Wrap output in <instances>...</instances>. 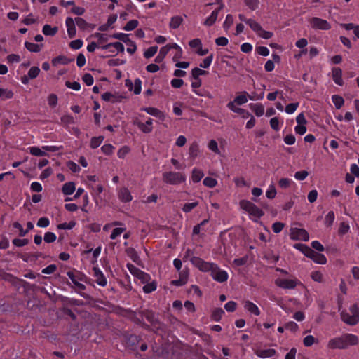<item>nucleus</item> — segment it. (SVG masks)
Instances as JSON below:
<instances>
[{
    "label": "nucleus",
    "instance_id": "nucleus-1",
    "mask_svg": "<svg viewBox=\"0 0 359 359\" xmlns=\"http://www.w3.org/2000/svg\"><path fill=\"white\" fill-rule=\"evenodd\" d=\"M358 344L359 338L357 335L345 333L330 339L327 348L330 349H346L349 346H357Z\"/></svg>",
    "mask_w": 359,
    "mask_h": 359
},
{
    "label": "nucleus",
    "instance_id": "nucleus-2",
    "mask_svg": "<svg viewBox=\"0 0 359 359\" xmlns=\"http://www.w3.org/2000/svg\"><path fill=\"white\" fill-rule=\"evenodd\" d=\"M349 312L344 310L341 312V320L347 325H355L359 322V306L355 304L349 308Z\"/></svg>",
    "mask_w": 359,
    "mask_h": 359
},
{
    "label": "nucleus",
    "instance_id": "nucleus-3",
    "mask_svg": "<svg viewBox=\"0 0 359 359\" xmlns=\"http://www.w3.org/2000/svg\"><path fill=\"white\" fill-rule=\"evenodd\" d=\"M239 205L241 208L247 212L250 217L259 219L264 214L262 209L250 201L241 200Z\"/></svg>",
    "mask_w": 359,
    "mask_h": 359
},
{
    "label": "nucleus",
    "instance_id": "nucleus-4",
    "mask_svg": "<svg viewBox=\"0 0 359 359\" xmlns=\"http://www.w3.org/2000/svg\"><path fill=\"white\" fill-rule=\"evenodd\" d=\"M163 180L166 184L177 185L185 182L186 176L182 172H165L163 173Z\"/></svg>",
    "mask_w": 359,
    "mask_h": 359
},
{
    "label": "nucleus",
    "instance_id": "nucleus-5",
    "mask_svg": "<svg viewBox=\"0 0 359 359\" xmlns=\"http://www.w3.org/2000/svg\"><path fill=\"white\" fill-rule=\"evenodd\" d=\"M191 264L203 272H210L216 268V264L208 262L198 257H192L190 259Z\"/></svg>",
    "mask_w": 359,
    "mask_h": 359
},
{
    "label": "nucleus",
    "instance_id": "nucleus-6",
    "mask_svg": "<svg viewBox=\"0 0 359 359\" xmlns=\"http://www.w3.org/2000/svg\"><path fill=\"white\" fill-rule=\"evenodd\" d=\"M299 283V280L296 278H294L293 279L278 278L275 280V285L277 287L285 290L294 289Z\"/></svg>",
    "mask_w": 359,
    "mask_h": 359
},
{
    "label": "nucleus",
    "instance_id": "nucleus-7",
    "mask_svg": "<svg viewBox=\"0 0 359 359\" xmlns=\"http://www.w3.org/2000/svg\"><path fill=\"white\" fill-rule=\"evenodd\" d=\"M290 238L293 241H308L309 235L304 229L291 228Z\"/></svg>",
    "mask_w": 359,
    "mask_h": 359
},
{
    "label": "nucleus",
    "instance_id": "nucleus-8",
    "mask_svg": "<svg viewBox=\"0 0 359 359\" xmlns=\"http://www.w3.org/2000/svg\"><path fill=\"white\" fill-rule=\"evenodd\" d=\"M309 23L311 27L315 29L328 30L331 28L330 24L326 20L318 17L311 18Z\"/></svg>",
    "mask_w": 359,
    "mask_h": 359
},
{
    "label": "nucleus",
    "instance_id": "nucleus-9",
    "mask_svg": "<svg viewBox=\"0 0 359 359\" xmlns=\"http://www.w3.org/2000/svg\"><path fill=\"white\" fill-rule=\"evenodd\" d=\"M138 314L141 316L142 321H143V318H145L147 320L154 326H156L159 324V321L156 318L154 312L151 310L140 309L138 310Z\"/></svg>",
    "mask_w": 359,
    "mask_h": 359
},
{
    "label": "nucleus",
    "instance_id": "nucleus-10",
    "mask_svg": "<svg viewBox=\"0 0 359 359\" xmlns=\"http://www.w3.org/2000/svg\"><path fill=\"white\" fill-rule=\"evenodd\" d=\"M211 276L215 281L219 283L226 282L229 277L227 272L220 269L217 264H216V268H213L211 271Z\"/></svg>",
    "mask_w": 359,
    "mask_h": 359
},
{
    "label": "nucleus",
    "instance_id": "nucleus-11",
    "mask_svg": "<svg viewBox=\"0 0 359 359\" xmlns=\"http://www.w3.org/2000/svg\"><path fill=\"white\" fill-rule=\"evenodd\" d=\"M67 274L74 284H76L79 281L84 282L86 283H88V278L83 273L79 271H69Z\"/></svg>",
    "mask_w": 359,
    "mask_h": 359
},
{
    "label": "nucleus",
    "instance_id": "nucleus-12",
    "mask_svg": "<svg viewBox=\"0 0 359 359\" xmlns=\"http://www.w3.org/2000/svg\"><path fill=\"white\" fill-rule=\"evenodd\" d=\"M93 276L95 278V283L102 287H105L107 284V280L104 273L97 266L93 268Z\"/></svg>",
    "mask_w": 359,
    "mask_h": 359
},
{
    "label": "nucleus",
    "instance_id": "nucleus-13",
    "mask_svg": "<svg viewBox=\"0 0 359 359\" xmlns=\"http://www.w3.org/2000/svg\"><path fill=\"white\" fill-rule=\"evenodd\" d=\"M138 128L144 133H149L152 131V119L149 118L146 123L137 121L135 122Z\"/></svg>",
    "mask_w": 359,
    "mask_h": 359
},
{
    "label": "nucleus",
    "instance_id": "nucleus-14",
    "mask_svg": "<svg viewBox=\"0 0 359 359\" xmlns=\"http://www.w3.org/2000/svg\"><path fill=\"white\" fill-rule=\"evenodd\" d=\"M223 6V4L220 5V6L218 8L215 9L211 13L210 15L204 21V25L210 27L216 22L218 18L219 13L222 9Z\"/></svg>",
    "mask_w": 359,
    "mask_h": 359
},
{
    "label": "nucleus",
    "instance_id": "nucleus-15",
    "mask_svg": "<svg viewBox=\"0 0 359 359\" xmlns=\"http://www.w3.org/2000/svg\"><path fill=\"white\" fill-rule=\"evenodd\" d=\"M243 306H244L245 309L247 310L251 314L258 316L261 313L260 310L258 308V306L253 302H250V300L244 301Z\"/></svg>",
    "mask_w": 359,
    "mask_h": 359
},
{
    "label": "nucleus",
    "instance_id": "nucleus-16",
    "mask_svg": "<svg viewBox=\"0 0 359 359\" xmlns=\"http://www.w3.org/2000/svg\"><path fill=\"white\" fill-rule=\"evenodd\" d=\"M227 107L232 111L240 114L243 118H248L251 116L248 111L242 108L237 107L235 104H233V102H229L227 104Z\"/></svg>",
    "mask_w": 359,
    "mask_h": 359
},
{
    "label": "nucleus",
    "instance_id": "nucleus-17",
    "mask_svg": "<svg viewBox=\"0 0 359 359\" xmlns=\"http://www.w3.org/2000/svg\"><path fill=\"white\" fill-rule=\"evenodd\" d=\"M332 77L334 83L339 86H343L342 71L339 67H334L332 69Z\"/></svg>",
    "mask_w": 359,
    "mask_h": 359
},
{
    "label": "nucleus",
    "instance_id": "nucleus-18",
    "mask_svg": "<svg viewBox=\"0 0 359 359\" xmlns=\"http://www.w3.org/2000/svg\"><path fill=\"white\" fill-rule=\"evenodd\" d=\"M127 318L138 325L144 326L145 325L144 321H142L141 316L138 314V310L133 311L130 309Z\"/></svg>",
    "mask_w": 359,
    "mask_h": 359
},
{
    "label": "nucleus",
    "instance_id": "nucleus-19",
    "mask_svg": "<svg viewBox=\"0 0 359 359\" xmlns=\"http://www.w3.org/2000/svg\"><path fill=\"white\" fill-rule=\"evenodd\" d=\"M140 339H141L139 336L136 334H130L126 339V346L132 350H135Z\"/></svg>",
    "mask_w": 359,
    "mask_h": 359
},
{
    "label": "nucleus",
    "instance_id": "nucleus-20",
    "mask_svg": "<svg viewBox=\"0 0 359 359\" xmlns=\"http://www.w3.org/2000/svg\"><path fill=\"white\" fill-rule=\"evenodd\" d=\"M118 198L123 203L130 202L133 199L130 191L126 187L121 188L118 191Z\"/></svg>",
    "mask_w": 359,
    "mask_h": 359
},
{
    "label": "nucleus",
    "instance_id": "nucleus-21",
    "mask_svg": "<svg viewBox=\"0 0 359 359\" xmlns=\"http://www.w3.org/2000/svg\"><path fill=\"white\" fill-rule=\"evenodd\" d=\"M142 110L146 111L147 113H148L150 115H152L155 117L158 118L161 121H163L165 119L164 114L157 108L149 107L142 108Z\"/></svg>",
    "mask_w": 359,
    "mask_h": 359
},
{
    "label": "nucleus",
    "instance_id": "nucleus-22",
    "mask_svg": "<svg viewBox=\"0 0 359 359\" xmlns=\"http://www.w3.org/2000/svg\"><path fill=\"white\" fill-rule=\"evenodd\" d=\"M65 23L67 29L68 36L70 38L74 37L76 35V27L74 20L72 18L68 17L66 18Z\"/></svg>",
    "mask_w": 359,
    "mask_h": 359
},
{
    "label": "nucleus",
    "instance_id": "nucleus-23",
    "mask_svg": "<svg viewBox=\"0 0 359 359\" xmlns=\"http://www.w3.org/2000/svg\"><path fill=\"white\" fill-rule=\"evenodd\" d=\"M294 248L301 251L306 257L310 258L313 252V250L305 244L295 243Z\"/></svg>",
    "mask_w": 359,
    "mask_h": 359
},
{
    "label": "nucleus",
    "instance_id": "nucleus-24",
    "mask_svg": "<svg viewBox=\"0 0 359 359\" xmlns=\"http://www.w3.org/2000/svg\"><path fill=\"white\" fill-rule=\"evenodd\" d=\"M294 248L301 251L306 257L310 258L313 252V250L305 244L295 243Z\"/></svg>",
    "mask_w": 359,
    "mask_h": 359
},
{
    "label": "nucleus",
    "instance_id": "nucleus-25",
    "mask_svg": "<svg viewBox=\"0 0 359 359\" xmlns=\"http://www.w3.org/2000/svg\"><path fill=\"white\" fill-rule=\"evenodd\" d=\"M294 248L301 251L306 257L310 258L313 252V250L305 244L295 243Z\"/></svg>",
    "mask_w": 359,
    "mask_h": 359
},
{
    "label": "nucleus",
    "instance_id": "nucleus-26",
    "mask_svg": "<svg viewBox=\"0 0 359 359\" xmlns=\"http://www.w3.org/2000/svg\"><path fill=\"white\" fill-rule=\"evenodd\" d=\"M276 351L273 348L261 349L257 351L256 352L257 355L262 358L273 357L276 355Z\"/></svg>",
    "mask_w": 359,
    "mask_h": 359
},
{
    "label": "nucleus",
    "instance_id": "nucleus-27",
    "mask_svg": "<svg viewBox=\"0 0 359 359\" xmlns=\"http://www.w3.org/2000/svg\"><path fill=\"white\" fill-rule=\"evenodd\" d=\"M200 151L199 145L197 142H192L189 148V158L194 160L198 155Z\"/></svg>",
    "mask_w": 359,
    "mask_h": 359
},
{
    "label": "nucleus",
    "instance_id": "nucleus-28",
    "mask_svg": "<svg viewBox=\"0 0 359 359\" xmlns=\"http://www.w3.org/2000/svg\"><path fill=\"white\" fill-rule=\"evenodd\" d=\"M74 60V58H68L65 55H59L52 60V64L53 66H56L58 64L68 65Z\"/></svg>",
    "mask_w": 359,
    "mask_h": 359
},
{
    "label": "nucleus",
    "instance_id": "nucleus-29",
    "mask_svg": "<svg viewBox=\"0 0 359 359\" xmlns=\"http://www.w3.org/2000/svg\"><path fill=\"white\" fill-rule=\"evenodd\" d=\"M250 109L255 113V114L260 117L262 116L264 113V107L262 104L261 103H256L253 104L251 103L249 104Z\"/></svg>",
    "mask_w": 359,
    "mask_h": 359
},
{
    "label": "nucleus",
    "instance_id": "nucleus-30",
    "mask_svg": "<svg viewBox=\"0 0 359 359\" xmlns=\"http://www.w3.org/2000/svg\"><path fill=\"white\" fill-rule=\"evenodd\" d=\"M314 262L319 264H325L327 263L326 257L321 253H318L316 251H313L311 257H310Z\"/></svg>",
    "mask_w": 359,
    "mask_h": 359
},
{
    "label": "nucleus",
    "instance_id": "nucleus-31",
    "mask_svg": "<svg viewBox=\"0 0 359 359\" xmlns=\"http://www.w3.org/2000/svg\"><path fill=\"white\" fill-rule=\"evenodd\" d=\"M248 93L246 91H243L241 93V95L236 96L233 101V104L242 105L248 102Z\"/></svg>",
    "mask_w": 359,
    "mask_h": 359
},
{
    "label": "nucleus",
    "instance_id": "nucleus-32",
    "mask_svg": "<svg viewBox=\"0 0 359 359\" xmlns=\"http://www.w3.org/2000/svg\"><path fill=\"white\" fill-rule=\"evenodd\" d=\"M157 289V282L156 280H150L144 284L142 290L146 294L151 293Z\"/></svg>",
    "mask_w": 359,
    "mask_h": 359
},
{
    "label": "nucleus",
    "instance_id": "nucleus-33",
    "mask_svg": "<svg viewBox=\"0 0 359 359\" xmlns=\"http://www.w3.org/2000/svg\"><path fill=\"white\" fill-rule=\"evenodd\" d=\"M203 172L198 168H194L191 173V180L194 183L199 182L203 177Z\"/></svg>",
    "mask_w": 359,
    "mask_h": 359
},
{
    "label": "nucleus",
    "instance_id": "nucleus-34",
    "mask_svg": "<svg viewBox=\"0 0 359 359\" xmlns=\"http://www.w3.org/2000/svg\"><path fill=\"white\" fill-rule=\"evenodd\" d=\"M75 189L74 183L69 182L63 184L62 191L65 195H71L74 192Z\"/></svg>",
    "mask_w": 359,
    "mask_h": 359
},
{
    "label": "nucleus",
    "instance_id": "nucleus-35",
    "mask_svg": "<svg viewBox=\"0 0 359 359\" xmlns=\"http://www.w3.org/2000/svg\"><path fill=\"white\" fill-rule=\"evenodd\" d=\"M183 22V18L180 15H175L171 18L169 26L171 29H177Z\"/></svg>",
    "mask_w": 359,
    "mask_h": 359
},
{
    "label": "nucleus",
    "instance_id": "nucleus-36",
    "mask_svg": "<svg viewBox=\"0 0 359 359\" xmlns=\"http://www.w3.org/2000/svg\"><path fill=\"white\" fill-rule=\"evenodd\" d=\"M25 46L29 51L32 53H39L41 51L43 44L39 45L34 43L26 41L25 43Z\"/></svg>",
    "mask_w": 359,
    "mask_h": 359
},
{
    "label": "nucleus",
    "instance_id": "nucleus-37",
    "mask_svg": "<svg viewBox=\"0 0 359 359\" xmlns=\"http://www.w3.org/2000/svg\"><path fill=\"white\" fill-rule=\"evenodd\" d=\"M110 47H114L118 53H123L124 51V46L121 42L109 43L107 45L103 46L102 48L104 50H107L109 49Z\"/></svg>",
    "mask_w": 359,
    "mask_h": 359
},
{
    "label": "nucleus",
    "instance_id": "nucleus-38",
    "mask_svg": "<svg viewBox=\"0 0 359 359\" xmlns=\"http://www.w3.org/2000/svg\"><path fill=\"white\" fill-rule=\"evenodd\" d=\"M194 81H193L191 83V87L194 89V92L199 96H208V97H211V96L209 95V93H208V94L202 93L196 90V88H199L201 86V79H194Z\"/></svg>",
    "mask_w": 359,
    "mask_h": 359
},
{
    "label": "nucleus",
    "instance_id": "nucleus-39",
    "mask_svg": "<svg viewBox=\"0 0 359 359\" xmlns=\"http://www.w3.org/2000/svg\"><path fill=\"white\" fill-rule=\"evenodd\" d=\"M224 311L222 308H217L214 309L211 314V319L214 321L218 322L221 320Z\"/></svg>",
    "mask_w": 359,
    "mask_h": 359
},
{
    "label": "nucleus",
    "instance_id": "nucleus-40",
    "mask_svg": "<svg viewBox=\"0 0 359 359\" xmlns=\"http://www.w3.org/2000/svg\"><path fill=\"white\" fill-rule=\"evenodd\" d=\"M42 32L46 36H54L57 32V27H52L50 25H45Z\"/></svg>",
    "mask_w": 359,
    "mask_h": 359
},
{
    "label": "nucleus",
    "instance_id": "nucleus-41",
    "mask_svg": "<svg viewBox=\"0 0 359 359\" xmlns=\"http://www.w3.org/2000/svg\"><path fill=\"white\" fill-rule=\"evenodd\" d=\"M332 100L334 103L336 109H339L342 107L344 104V98L338 95H334L332 96Z\"/></svg>",
    "mask_w": 359,
    "mask_h": 359
},
{
    "label": "nucleus",
    "instance_id": "nucleus-42",
    "mask_svg": "<svg viewBox=\"0 0 359 359\" xmlns=\"http://www.w3.org/2000/svg\"><path fill=\"white\" fill-rule=\"evenodd\" d=\"M104 136L93 137L91 138L90 142V147L92 149L97 148L103 142Z\"/></svg>",
    "mask_w": 359,
    "mask_h": 359
},
{
    "label": "nucleus",
    "instance_id": "nucleus-43",
    "mask_svg": "<svg viewBox=\"0 0 359 359\" xmlns=\"http://www.w3.org/2000/svg\"><path fill=\"white\" fill-rule=\"evenodd\" d=\"M112 37L116 39H118L126 44H129L131 42V40L129 38L128 34L124 33H115L112 35Z\"/></svg>",
    "mask_w": 359,
    "mask_h": 359
},
{
    "label": "nucleus",
    "instance_id": "nucleus-44",
    "mask_svg": "<svg viewBox=\"0 0 359 359\" xmlns=\"http://www.w3.org/2000/svg\"><path fill=\"white\" fill-rule=\"evenodd\" d=\"M318 341L312 335H307L303 339V344L306 347L311 346L313 344L318 343Z\"/></svg>",
    "mask_w": 359,
    "mask_h": 359
},
{
    "label": "nucleus",
    "instance_id": "nucleus-45",
    "mask_svg": "<svg viewBox=\"0 0 359 359\" xmlns=\"http://www.w3.org/2000/svg\"><path fill=\"white\" fill-rule=\"evenodd\" d=\"M247 25L257 34L259 31L262 29V26L259 23L257 22L255 20L252 19H248L247 22Z\"/></svg>",
    "mask_w": 359,
    "mask_h": 359
},
{
    "label": "nucleus",
    "instance_id": "nucleus-46",
    "mask_svg": "<svg viewBox=\"0 0 359 359\" xmlns=\"http://www.w3.org/2000/svg\"><path fill=\"white\" fill-rule=\"evenodd\" d=\"M168 53V48L165 46L162 47L160 49L158 55L155 58V62L157 63L161 62Z\"/></svg>",
    "mask_w": 359,
    "mask_h": 359
},
{
    "label": "nucleus",
    "instance_id": "nucleus-47",
    "mask_svg": "<svg viewBox=\"0 0 359 359\" xmlns=\"http://www.w3.org/2000/svg\"><path fill=\"white\" fill-rule=\"evenodd\" d=\"M335 215L333 211H330L325 217V225L327 227H330L334 221Z\"/></svg>",
    "mask_w": 359,
    "mask_h": 359
},
{
    "label": "nucleus",
    "instance_id": "nucleus-48",
    "mask_svg": "<svg viewBox=\"0 0 359 359\" xmlns=\"http://www.w3.org/2000/svg\"><path fill=\"white\" fill-rule=\"evenodd\" d=\"M208 72L205 70H203L200 68L195 67L191 71V76L193 79H200V76L201 75H205Z\"/></svg>",
    "mask_w": 359,
    "mask_h": 359
},
{
    "label": "nucleus",
    "instance_id": "nucleus-49",
    "mask_svg": "<svg viewBox=\"0 0 359 359\" xmlns=\"http://www.w3.org/2000/svg\"><path fill=\"white\" fill-rule=\"evenodd\" d=\"M137 278L140 281L142 284H145L147 282L151 280V276L143 271L139 274Z\"/></svg>",
    "mask_w": 359,
    "mask_h": 359
},
{
    "label": "nucleus",
    "instance_id": "nucleus-50",
    "mask_svg": "<svg viewBox=\"0 0 359 359\" xmlns=\"http://www.w3.org/2000/svg\"><path fill=\"white\" fill-rule=\"evenodd\" d=\"M127 268L130 273L135 278H137L139 276V274L142 271L141 269H140L139 268L136 267L135 265L130 263L127 264Z\"/></svg>",
    "mask_w": 359,
    "mask_h": 359
},
{
    "label": "nucleus",
    "instance_id": "nucleus-51",
    "mask_svg": "<svg viewBox=\"0 0 359 359\" xmlns=\"http://www.w3.org/2000/svg\"><path fill=\"white\" fill-rule=\"evenodd\" d=\"M284 327L292 332H297L299 330V325L294 321L285 323Z\"/></svg>",
    "mask_w": 359,
    "mask_h": 359
},
{
    "label": "nucleus",
    "instance_id": "nucleus-52",
    "mask_svg": "<svg viewBox=\"0 0 359 359\" xmlns=\"http://www.w3.org/2000/svg\"><path fill=\"white\" fill-rule=\"evenodd\" d=\"M139 25V22L137 20H131L128 21L124 26L123 29L126 31H132L137 28Z\"/></svg>",
    "mask_w": 359,
    "mask_h": 359
},
{
    "label": "nucleus",
    "instance_id": "nucleus-53",
    "mask_svg": "<svg viewBox=\"0 0 359 359\" xmlns=\"http://www.w3.org/2000/svg\"><path fill=\"white\" fill-rule=\"evenodd\" d=\"M14 94L11 90L0 88V98L2 100L11 99Z\"/></svg>",
    "mask_w": 359,
    "mask_h": 359
},
{
    "label": "nucleus",
    "instance_id": "nucleus-54",
    "mask_svg": "<svg viewBox=\"0 0 359 359\" xmlns=\"http://www.w3.org/2000/svg\"><path fill=\"white\" fill-rule=\"evenodd\" d=\"M203 184L209 188H213L217 184V181L210 177H206L203 182Z\"/></svg>",
    "mask_w": 359,
    "mask_h": 359
},
{
    "label": "nucleus",
    "instance_id": "nucleus-55",
    "mask_svg": "<svg viewBox=\"0 0 359 359\" xmlns=\"http://www.w3.org/2000/svg\"><path fill=\"white\" fill-rule=\"evenodd\" d=\"M245 6H247L250 10L255 11L259 7V0H243Z\"/></svg>",
    "mask_w": 359,
    "mask_h": 359
},
{
    "label": "nucleus",
    "instance_id": "nucleus-56",
    "mask_svg": "<svg viewBox=\"0 0 359 359\" xmlns=\"http://www.w3.org/2000/svg\"><path fill=\"white\" fill-rule=\"evenodd\" d=\"M40 73V69L38 67H32L28 71L27 75L30 79L36 78Z\"/></svg>",
    "mask_w": 359,
    "mask_h": 359
},
{
    "label": "nucleus",
    "instance_id": "nucleus-57",
    "mask_svg": "<svg viewBox=\"0 0 359 359\" xmlns=\"http://www.w3.org/2000/svg\"><path fill=\"white\" fill-rule=\"evenodd\" d=\"M349 229L350 227L348 223L345 222H341L338 229L339 235L343 236L346 234L349 231Z\"/></svg>",
    "mask_w": 359,
    "mask_h": 359
},
{
    "label": "nucleus",
    "instance_id": "nucleus-58",
    "mask_svg": "<svg viewBox=\"0 0 359 359\" xmlns=\"http://www.w3.org/2000/svg\"><path fill=\"white\" fill-rule=\"evenodd\" d=\"M311 278L318 283H322L323 281V273L319 271H312L311 273Z\"/></svg>",
    "mask_w": 359,
    "mask_h": 359
},
{
    "label": "nucleus",
    "instance_id": "nucleus-59",
    "mask_svg": "<svg viewBox=\"0 0 359 359\" xmlns=\"http://www.w3.org/2000/svg\"><path fill=\"white\" fill-rule=\"evenodd\" d=\"M102 99L106 102H117L116 97L110 92H106L102 95Z\"/></svg>",
    "mask_w": 359,
    "mask_h": 359
},
{
    "label": "nucleus",
    "instance_id": "nucleus-60",
    "mask_svg": "<svg viewBox=\"0 0 359 359\" xmlns=\"http://www.w3.org/2000/svg\"><path fill=\"white\" fill-rule=\"evenodd\" d=\"M198 205V202L194 201L192 203H185L182 209L184 212L187 213V212H191L194 208H195Z\"/></svg>",
    "mask_w": 359,
    "mask_h": 359
},
{
    "label": "nucleus",
    "instance_id": "nucleus-61",
    "mask_svg": "<svg viewBox=\"0 0 359 359\" xmlns=\"http://www.w3.org/2000/svg\"><path fill=\"white\" fill-rule=\"evenodd\" d=\"M157 50L158 46H151L144 53V56L146 58H150L156 53Z\"/></svg>",
    "mask_w": 359,
    "mask_h": 359
},
{
    "label": "nucleus",
    "instance_id": "nucleus-62",
    "mask_svg": "<svg viewBox=\"0 0 359 359\" xmlns=\"http://www.w3.org/2000/svg\"><path fill=\"white\" fill-rule=\"evenodd\" d=\"M233 23V17L231 14H228L226 17L225 21L223 24V27L225 30H228Z\"/></svg>",
    "mask_w": 359,
    "mask_h": 359
},
{
    "label": "nucleus",
    "instance_id": "nucleus-63",
    "mask_svg": "<svg viewBox=\"0 0 359 359\" xmlns=\"http://www.w3.org/2000/svg\"><path fill=\"white\" fill-rule=\"evenodd\" d=\"M130 151V149L128 146H123L118 149L117 156L120 158H124Z\"/></svg>",
    "mask_w": 359,
    "mask_h": 359
},
{
    "label": "nucleus",
    "instance_id": "nucleus-64",
    "mask_svg": "<svg viewBox=\"0 0 359 359\" xmlns=\"http://www.w3.org/2000/svg\"><path fill=\"white\" fill-rule=\"evenodd\" d=\"M13 244L16 247H23L29 243V241L27 238H14L12 241Z\"/></svg>",
    "mask_w": 359,
    "mask_h": 359
}]
</instances>
